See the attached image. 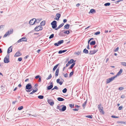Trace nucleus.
Masks as SVG:
<instances>
[{
  "label": "nucleus",
  "mask_w": 126,
  "mask_h": 126,
  "mask_svg": "<svg viewBox=\"0 0 126 126\" xmlns=\"http://www.w3.org/2000/svg\"><path fill=\"white\" fill-rule=\"evenodd\" d=\"M123 72V69H121L117 73V75L119 76Z\"/></svg>",
  "instance_id": "obj_32"
},
{
  "label": "nucleus",
  "mask_w": 126,
  "mask_h": 126,
  "mask_svg": "<svg viewBox=\"0 0 126 126\" xmlns=\"http://www.w3.org/2000/svg\"><path fill=\"white\" fill-rule=\"evenodd\" d=\"M73 110L74 111H78L79 110V109L77 108L73 109Z\"/></svg>",
  "instance_id": "obj_58"
},
{
  "label": "nucleus",
  "mask_w": 126,
  "mask_h": 126,
  "mask_svg": "<svg viewBox=\"0 0 126 126\" xmlns=\"http://www.w3.org/2000/svg\"><path fill=\"white\" fill-rule=\"evenodd\" d=\"M87 99L84 102V103L82 104V107L84 108L85 107V106L87 102Z\"/></svg>",
  "instance_id": "obj_35"
},
{
  "label": "nucleus",
  "mask_w": 126,
  "mask_h": 126,
  "mask_svg": "<svg viewBox=\"0 0 126 126\" xmlns=\"http://www.w3.org/2000/svg\"><path fill=\"white\" fill-rule=\"evenodd\" d=\"M96 43V42L95 41H92L90 43V45L91 46H93L95 45Z\"/></svg>",
  "instance_id": "obj_27"
},
{
  "label": "nucleus",
  "mask_w": 126,
  "mask_h": 126,
  "mask_svg": "<svg viewBox=\"0 0 126 126\" xmlns=\"http://www.w3.org/2000/svg\"><path fill=\"white\" fill-rule=\"evenodd\" d=\"M54 34H51L49 36V39H51L54 36Z\"/></svg>",
  "instance_id": "obj_45"
},
{
  "label": "nucleus",
  "mask_w": 126,
  "mask_h": 126,
  "mask_svg": "<svg viewBox=\"0 0 126 126\" xmlns=\"http://www.w3.org/2000/svg\"><path fill=\"white\" fill-rule=\"evenodd\" d=\"M64 41L63 40H61L59 41L58 42L55 43L54 44V45L55 46H58L60 45L63 44L64 42Z\"/></svg>",
  "instance_id": "obj_6"
},
{
  "label": "nucleus",
  "mask_w": 126,
  "mask_h": 126,
  "mask_svg": "<svg viewBox=\"0 0 126 126\" xmlns=\"http://www.w3.org/2000/svg\"><path fill=\"white\" fill-rule=\"evenodd\" d=\"M35 90L33 89L32 91L33 93L36 92L38 91V89L37 88L35 87Z\"/></svg>",
  "instance_id": "obj_39"
},
{
  "label": "nucleus",
  "mask_w": 126,
  "mask_h": 126,
  "mask_svg": "<svg viewBox=\"0 0 126 126\" xmlns=\"http://www.w3.org/2000/svg\"><path fill=\"white\" fill-rule=\"evenodd\" d=\"M51 25L52 26V28L55 29L57 26V21L55 20L53 21L51 23Z\"/></svg>",
  "instance_id": "obj_5"
},
{
  "label": "nucleus",
  "mask_w": 126,
  "mask_h": 126,
  "mask_svg": "<svg viewBox=\"0 0 126 126\" xmlns=\"http://www.w3.org/2000/svg\"><path fill=\"white\" fill-rule=\"evenodd\" d=\"M22 41H27V39H26V37H23L22 38H21L19 40H18L17 41V43H19Z\"/></svg>",
  "instance_id": "obj_12"
},
{
  "label": "nucleus",
  "mask_w": 126,
  "mask_h": 126,
  "mask_svg": "<svg viewBox=\"0 0 126 126\" xmlns=\"http://www.w3.org/2000/svg\"><path fill=\"white\" fill-rule=\"evenodd\" d=\"M23 108V107L22 106H20V107H19L18 108V110H22V109Z\"/></svg>",
  "instance_id": "obj_44"
},
{
  "label": "nucleus",
  "mask_w": 126,
  "mask_h": 126,
  "mask_svg": "<svg viewBox=\"0 0 126 126\" xmlns=\"http://www.w3.org/2000/svg\"><path fill=\"white\" fill-rule=\"evenodd\" d=\"M67 49H65V50H59L58 51V53L59 54H62L63 53L66 52L67 51Z\"/></svg>",
  "instance_id": "obj_24"
},
{
  "label": "nucleus",
  "mask_w": 126,
  "mask_h": 126,
  "mask_svg": "<svg viewBox=\"0 0 126 126\" xmlns=\"http://www.w3.org/2000/svg\"><path fill=\"white\" fill-rule=\"evenodd\" d=\"M119 49V47H117V48H115L114 50V52H116L118 51V49Z\"/></svg>",
  "instance_id": "obj_52"
},
{
  "label": "nucleus",
  "mask_w": 126,
  "mask_h": 126,
  "mask_svg": "<svg viewBox=\"0 0 126 126\" xmlns=\"http://www.w3.org/2000/svg\"><path fill=\"white\" fill-rule=\"evenodd\" d=\"M47 102L50 105L52 106L54 104L53 100L51 99H47Z\"/></svg>",
  "instance_id": "obj_8"
},
{
  "label": "nucleus",
  "mask_w": 126,
  "mask_h": 126,
  "mask_svg": "<svg viewBox=\"0 0 126 126\" xmlns=\"http://www.w3.org/2000/svg\"><path fill=\"white\" fill-rule=\"evenodd\" d=\"M64 31L65 34H70V32H72V31L70 29L69 30L67 31L64 30Z\"/></svg>",
  "instance_id": "obj_19"
},
{
  "label": "nucleus",
  "mask_w": 126,
  "mask_h": 126,
  "mask_svg": "<svg viewBox=\"0 0 126 126\" xmlns=\"http://www.w3.org/2000/svg\"><path fill=\"white\" fill-rule=\"evenodd\" d=\"M69 105L70 107L71 108H73L74 107V104H70Z\"/></svg>",
  "instance_id": "obj_46"
},
{
  "label": "nucleus",
  "mask_w": 126,
  "mask_h": 126,
  "mask_svg": "<svg viewBox=\"0 0 126 126\" xmlns=\"http://www.w3.org/2000/svg\"><path fill=\"white\" fill-rule=\"evenodd\" d=\"M14 116L16 117H17L19 116L18 115H17V113H15L14 114Z\"/></svg>",
  "instance_id": "obj_53"
},
{
  "label": "nucleus",
  "mask_w": 126,
  "mask_h": 126,
  "mask_svg": "<svg viewBox=\"0 0 126 126\" xmlns=\"http://www.w3.org/2000/svg\"><path fill=\"white\" fill-rule=\"evenodd\" d=\"M61 106H58L57 107V109H61L60 107H61Z\"/></svg>",
  "instance_id": "obj_59"
},
{
  "label": "nucleus",
  "mask_w": 126,
  "mask_h": 126,
  "mask_svg": "<svg viewBox=\"0 0 126 126\" xmlns=\"http://www.w3.org/2000/svg\"><path fill=\"white\" fill-rule=\"evenodd\" d=\"M117 75V74L116 75H114V76L112 77H113V78L114 79L116 78L117 77V76H119L118 75Z\"/></svg>",
  "instance_id": "obj_56"
},
{
  "label": "nucleus",
  "mask_w": 126,
  "mask_h": 126,
  "mask_svg": "<svg viewBox=\"0 0 126 126\" xmlns=\"http://www.w3.org/2000/svg\"><path fill=\"white\" fill-rule=\"evenodd\" d=\"M57 100L59 101H62L64 100V99L60 97H58L57 98Z\"/></svg>",
  "instance_id": "obj_29"
},
{
  "label": "nucleus",
  "mask_w": 126,
  "mask_h": 126,
  "mask_svg": "<svg viewBox=\"0 0 126 126\" xmlns=\"http://www.w3.org/2000/svg\"><path fill=\"white\" fill-rule=\"evenodd\" d=\"M96 13L95 10L94 9H91L90 11L89 12V14H93L95 13Z\"/></svg>",
  "instance_id": "obj_21"
},
{
  "label": "nucleus",
  "mask_w": 126,
  "mask_h": 126,
  "mask_svg": "<svg viewBox=\"0 0 126 126\" xmlns=\"http://www.w3.org/2000/svg\"><path fill=\"white\" fill-rule=\"evenodd\" d=\"M41 19H36L35 18V23L36 22L37 23H39L41 21Z\"/></svg>",
  "instance_id": "obj_34"
},
{
  "label": "nucleus",
  "mask_w": 126,
  "mask_h": 126,
  "mask_svg": "<svg viewBox=\"0 0 126 126\" xmlns=\"http://www.w3.org/2000/svg\"><path fill=\"white\" fill-rule=\"evenodd\" d=\"M52 76H51V74H50L48 76V77H47V78H46V79L47 80H48V79H50L51 78H52Z\"/></svg>",
  "instance_id": "obj_41"
},
{
  "label": "nucleus",
  "mask_w": 126,
  "mask_h": 126,
  "mask_svg": "<svg viewBox=\"0 0 126 126\" xmlns=\"http://www.w3.org/2000/svg\"><path fill=\"white\" fill-rule=\"evenodd\" d=\"M38 97L39 99H42L44 98V96L42 95H40L38 96Z\"/></svg>",
  "instance_id": "obj_37"
},
{
  "label": "nucleus",
  "mask_w": 126,
  "mask_h": 126,
  "mask_svg": "<svg viewBox=\"0 0 126 126\" xmlns=\"http://www.w3.org/2000/svg\"><path fill=\"white\" fill-rule=\"evenodd\" d=\"M67 91V89L66 88H65L62 90V92L63 93H66Z\"/></svg>",
  "instance_id": "obj_38"
},
{
  "label": "nucleus",
  "mask_w": 126,
  "mask_h": 126,
  "mask_svg": "<svg viewBox=\"0 0 126 126\" xmlns=\"http://www.w3.org/2000/svg\"><path fill=\"white\" fill-rule=\"evenodd\" d=\"M9 57V55L8 54H7L4 59V63H8L10 62Z\"/></svg>",
  "instance_id": "obj_4"
},
{
  "label": "nucleus",
  "mask_w": 126,
  "mask_h": 126,
  "mask_svg": "<svg viewBox=\"0 0 126 126\" xmlns=\"http://www.w3.org/2000/svg\"><path fill=\"white\" fill-rule=\"evenodd\" d=\"M114 80V79L112 77H111L107 79L106 80V84L109 83L113 81Z\"/></svg>",
  "instance_id": "obj_9"
},
{
  "label": "nucleus",
  "mask_w": 126,
  "mask_h": 126,
  "mask_svg": "<svg viewBox=\"0 0 126 126\" xmlns=\"http://www.w3.org/2000/svg\"><path fill=\"white\" fill-rule=\"evenodd\" d=\"M117 123H121V124H123V121H118L117 122Z\"/></svg>",
  "instance_id": "obj_60"
},
{
  "label": "nucleus",
  "mask_w": 126,
  "mask_h": 126,
  "mask_svg": "<svg viewBox=\"0 0 126 126\" xmlns=\"http://www.w3.org/2000/svg\"><path fill=\"white\" fill-rule=\"evenodd\" d=\"M75 64V63H72V64L70 66V67L68 68L69 69H72Z\"/></svg>",
  "instance_id": "obj_33"
},
{
  "label": "nucleus",
  "mask_w": 126,
  "mask_h": 126,
  "mask_svg": "<svg viewBox=\"0 0 126 126\" xmlns=\"http://www.w3.org/2000/svg\"><path fill=\"white\" fill-rule=\"evenodd\" d=\"M110 3L107 2V3H105L104 4V5L105 6H109V5H110Z\"/></svg>",
  "instance_id": "obj_40"
},
{
  "label": "nucleus",
  "mask_w": 126,
  "mask_h": 126,
  "mask_svg": "<svg viewBox=\"0 0 126 126\" xmlns=\"http://www.w3.org/2000/svg\"><path fill=\"white\" fill-rule=\"evenodd\" d=\"M75 54L77 55H79L81 54V51H78L77 52L75 53Z\"/></svg>",
  "instance_id": "obj_42"
},
{
  "label": "nucleus",
  "mask_w": 126,
  "mask_h": 126,
  "mask_svg": "<svg viewBox=\"0 0 126 126\" xmlns=\"http://www.w3.org/2000/svg\"><path fill=\"white\" fill-rule=\"evenodd\" d=\"M18 60L20 62L22 60V58L21 57L19 58H18Z\"/></svg>",
  "instance_id": "obj_55"
},
{
  "label": "nucleus",
  "mask_w": 126,
  "mask_h": 126,
  "mask_svg": "<svg viewBox=\"0 0 126 126\" xmlns=\"http://www.w3.org/2000/svg\"><path fill=\"white\" fill-rule=\"evenodd\" d=\"M58 89V87H57V86H54V88H52L51 90H55V89L57 90Z\"/></svg>",
  "instance_id": "obj_43"
},
{
  "label": "nucleus",
  "mask_w": 126,
  "mask_h": 126,
  "mask_svg": "<svg viewBox=\"0 0 126 126\" xmlns=\"http://www.w3.org/2000/svg\"><path fill=\"white\" fill-rule=\"evenodd\" d=\"M50 85L47 87V90H49L52 88L53 87V84L52 82L50 81L49 82Z\"/></svg>",
  "instance_id": "obj_7"
},
{
  "label": "nucleus",
  "mask_w": 126,
  "mask_h": 126,
  "mask_svg": "<svg viewBox=\"0 0 126 126\" xmlns=\"http://www.w3.org/2000/svg\"><path fill=\"white\" fill-rule=\"evenodd\" d=\"M64 77L65 78H67L68 77V74L66 73L64 75Z\"/></svg>",
  "instance_id": "obj_61"
},
{
  "label": "nucleus",
  "mask_w": 126,
  "mask_h": 126,
  "mask_svg": "<svg viewBox=\"0 0 126 126\" xmlns=\"http://www.w3.org/2000/svg\"><path fill=\"white\" fill-rule=\"evenodd\" d=\"M85 117H86L88 118H89L92 119L93 117V116L92 115H88L85 116Z\"/></svg>",
  "instance_id": "obj_36"
},
{
  "label": "nucleus",
  "mask_w": 126,
  "mask_h": 126,
  "mask_svg": "<svg viewBox=\"0 0 126 126\" xmlns=\"http://www.w3.org/2000/svg\"><path fill=\"white\" fill-rule=\"evenodd\" d=\"M29 23L30 25H34L35 23V18H32L30 20Z\"/></svg>",
  "instance_id": "obj_10"
},
{
  "label": "nucleus",
  "mask_w": 126,
  "mask_h": 126,
  "mask_svg": "<svg viewBox=\"0 0 126 126\" xmlns=\"http://www.w3.org/2000/svg\"><path fill=\"white\" fill-rule=\"evenodd\" d=\"M60 79H58L56 81L60 85H62L63 83V82L62 81H60Z\"/></svg>",
  "instance_id": "obj_22"
},
{
  "label": "nucleus",
  "mask_w": 126,
  "mask_h": 126,
  "mask_svg": "<svg viewBox=\"0 0 126 126\" xmlns=\"http://www.w3.org/2000/svg\"><path fill=\"white\" fill-rule=\"evenodd\" d=\"M13 32V29H11L10 31H8L7 32L5 33L3 36V37H6L7 35H9L10 34H12Z\"/></svg>",
  "instance_id": "obj_3"
},
{
  "label": "nucleus",
  "mask_w": 126,
  "mask_h": 126,
  "mask_svg": "<svg viewBox=\"0 0 126 126\" xmlns=\"http://www.w3.org/2000/svg\"><path fill=\"white\" fill-rule=\"evenodd\" d=\"M83 53H84L85 54H87L88 53L89 51L88 50L86 49V48H85L83 50Z\"/></svg>",
  "instance_id": "obj_31"
},
{
  "label": "nucleus",
  "mask_w": 126,
  "mask_h": 126,
  "mask_svg": "<svg viewBox=\"0 0 126 126\" xmlns=\"http://www.w3.org/2000/svg\"><path fill=\"white\" fill-rule=\"evenodd\" d=\"M111 117L112 118H119V116H116L115 115H112L111 116Z\"/></svg>",
  "instance_id": "obj_47"
},
{
  "label": "nucleus",
  "mask_w": 126,
  "mask_h": 126,
  "mask_svg": "<svg viewBox=\"0 0 126 126\" xmlns=\"http://www.w3.org/2000/svg\"><path fill=\"white\" fill-rule=\"evenodd\" d=\"M76 61V60L74 61L73 59H71L70 61H68V62L70 64H72L73 63H75Z\"/></svg>",
  "instance_id": "obj_26"
},
{
  "label": "nucleus",
  "mask_w": 126,
  "mask_h": 126,
  "mask_svg": "<svg viewBox=\"0 0 126 126\" xmlns=\"http://www.w3.org/2000/svg\"><path fill=\"white\" fill-rule=\"evenodd\" d=\"M100 32L99 31H98L94 33V34L95 35H97L100 34Z\"/></svg>",
  "instance_id": "obj_48"
},
{
  "label": "nucleus",
  "mask_w": 126,
  "mask_h": 126,
  "mask_svg": "<svg viewBox=\"0 0 126 126\" xmlns=\"http://www.w3.org/2000/svg\"><path fill=\"white\" fill-rule=\"evenodd\" d=\"M60 64V63H58L55 66H54L53 68V72H54L55 70L57 69V68L58 67Z\"/></svg>",
  "instance_id": "obj_23"
},
{
  "label": "nucleus",
  "mask_w": 126,
  "mask_h": 126,
  "mask_svg": "<svg viewBox=\"0 0 126 126\" xmlns=\"http://www.w3.org/2000/svg\"><path fill=\"white\" fill-rule=\"evenodd\" d=\"M64 25V23H62L60 25H59V26L57 28H56V29H55V30H58V29H59L60 28L62 27Z\"/></svg>",
  "instance_id": "obj_25"
},
{
  "label": "nucleus",
  "mask_w": 126,
  "mask_h": 126,
  "mask_svg": "<svg viewBox=\"0 0 126 126\" xmlns=\"http://www.w3.org/2000/svg\"><path fill=\"white\" fill-rule=\"evenodd\" d=\"M121 64L123 65L126 66V63L125 62H122L121 63Z\"/></svg>",
  "instance_id": "obj_51"
},
{
  "label": "nucleus",
  "mask_w": 126,
  "mask_h": 126,
  "mask_svg": "<svg viewBox=\"0 0 126 126\" xmlns=\"http://www.w3.org/2000/svg\"><path fill=\"white\" fill-rule=\"evenodd\" d=\"M59 35L60 36H65L66 34H65L64 30L61 31L59 34Z\"/></svg>",
  "instance_id": "obj_14"
},
{
  "label": "nucleus",
  "mask_w": 126,
  "mask_h": 126,
  "mask_svg": "<svg viewBox=\"0 0 126 126\" xmlns=\"http://www.w3.org/2000/svg\"><path fill=\"white\" fill-rule=\"evenodd\" d=\"M21 55L22 54L21 53L20 51H19L18 50L15 54L14 56L15 57H18L21 56Z\"/></svg>",
  "instance_id": "obj_17"
},
{
  "label": "nucleus",
  "mask_w": 126,
  "mask_h": 126,
  "mask_svg": "<svg viewBox=\"0 0 126 126\" xmlns=\"http://www.w3.org/2000/svg\"><path fill=\"white\" fill-rule=\"evenodd\" d=\"M46 23V21H42L40 24V25L37 26L34 29V30L36 31H41L42 30L43 28L42 26H44Z\"/></svg>",
  "instance_id": "obj_1"
},
{
  "label": "nucleus",
  "mask_w": 126,
  "mask_h": 126,
  "mask_svg": "<svg viewBox=\"0 0 126 126\" xmlns=\"http://www.w3.org/2000/svg\"><path fill=\"white\" fill-rule=\"evenodd\" d=\"M61 107H62V108L61 109H60V110L62 111H65L66 109V107L64 105H62L61 106Z\"/></svg>",
  "instance_id": "obj_13"
},
{
  "label": "nucleus",
  "mask_w": 126,
  "mask_h": 126,
  "mask_svg": "<svg viewBox=\"0 0 126 126\" xmlns=\"http://www.w3.org/2000/svg\"><path fill=\"white\" fill-rule=\"evenodd\" d=\"M12 46H10L8 48L7 51V53L8 54H9L10 52H12Z\"/></svg>",
  "instance_id": "obj_15"
},
{
  "label": "nucleus",
  "mask_w": 126,
  "mask_h": 126,
  "mask_svg": "<svg viewBox=\"0 0 126 126\" xmlns=\"http://www.w3.org/2000/svg\"><path fill=\"white\" fill-rule=\"evenodd\" d=\"M59 67L57 69L55 74V76L56 77L58 75L59 73Z\"/></svg>",
  "instance_id": "obj_20"
},
{
  "label": "nucleus",
  "mask_w": 126,
  "mask_h": 126,
  "mask_svg": "<svg viewBox=\"0 0 126 126\" xmlns=\"http://www.w3.org/2000/svg\"><path fill=\"white\" fill-rule=\"evenodd\" d=\"M70 63H68H68L66 64V67H67L69 65Z\"/></svg>",
  "instance_id": "obj_64"
},
{
  "label": "nucleus",
  "mask_w": 126,
  "mask_h": 126,
  "mask_svg": "<svg viewBox=\"0 0 126 126\" xmlns=\"http://www.w3.org/2000/svg\"><path fill=\"white\" fill-rule=\"evenodd\" d=\"M26 91L28 92L31 91L32 90V85L31 83H28L26 85L25 87Z\"/></svg>",
  "instance_id": "obj_2"
},
{
  "label": "nucleus",
  "mask_w": 126,
  "mask_h": 126,
  "mask_svg": "<svg viewBox=\"0 0 126 126\" xmlns=\"http://www.w3.org/2000/svg\"><path fill=\"white\" fill-rule=\"evenodd\" d=\"M125 96L124 94H123V95H122L121 96V98H122L123 99L124 98H125Z\"/></svg>",
  "instance_id": "obj_57"
},
{
  "label": "nucleus",
  "mask_w": 126,
  "mask_h": 126,
  "mask_svg": "<svg viewBox=\"0 0 126 126\" xmlns=\"http://www.w3.org/2000/svg\"><path fill=\"white\" fill-rule=\"evenodd\" d=\"M70 25L69 24H66L64 26V29H68L69 28Z\"/></svg>",
  "instance_id": "obj_28"
},
{
  "label": "nucleus",
  "mask_w": 126,
  "mask_h": 126,
  "mask_svg": "<svg viewBox=\"0 0 126 126\" xmlns=\"http://www.w3.org/2000/svg\"><path fill=\"white\" fill-rule=\"evenodd\" d=\"M40 77H40V76L39 75H37L35 77V79H37L38 78L39 79Z\"/></svg>",
  "instance_id": "obj_50"
},
{
  "label": "nucleus",
  "mask_w": 126,
  "mask_h": 126,
  "mask_svg": "<svg viewBox=\"0 0 126 126\" xmlns=\"http://www.w3.org/2000/svg\"><path fill=\"white\" fill-rule=\"evenodd\" d=\"M123 108L122 106H121L119 107L118 108V110H120L122 109V108Z\"/></svg>",
  "instance_id": "obj_54"
},
{
  "label": "nucleus",
  "mask_w": 126,
  "mask_h": 126,
  "mask_svg": "<svg viewBox=\"0 0 126 126\" xmlns=\"http://www.w3.org/2000/svg\"><path fill=\"white\" fill-rule=\"evenodd\" d=\"M74 72V69H73L72 71L69 74V78L71 77L73 75Z\"/></svg>",
  "instance_id": "obj_30"
},
{
  "label": "nucleus",
  "mask_w": 126,
  "mask_h": 126,
  "mask_svg": "<svg viewBox=\"0 0 126 126\" xmlns=\"http://www.w3.org/2000/svg\"><path fill=\"white\" fill-rule=\"evenodd\" d=\"M63 23H66L67 21V20L66 19H64L63 20Z\"/></svg>",
  "instance_id": "obj_62"
},
{
  "label": "nucleus",
  "mask_w": 126,
  "mask_h": 126,
  "mask_svg": "<svg viewBox=\"0 0 126 126\" xmlns=\"http://www.w3.org/2000/svg\"><path fill=\"white\" fill-rule=\"evenodd\" d=\"M1 88L3 91H5L7 90L6 87L5 85H2L1 86Z\"/></svg>",
  "instance_id": "obj_18"
},
{
  "label": "nucleus",
  "mask_w": 126,
  "mask_h": 126,
  "mask_svg": "<svg viewBox=\"0 0 126 126\" xmlns=\"http://www.w3.org/2000/svg\"><path fill=\"white\" fill-rule=\"evenodd\" d=\"M98 51V50H90V51L89 54V55L94 54L96 52Z\"/></svg>",
  "instance_id": "obj_11"
},
{
  "label": "nucleus",
  "mask_w": 126,
  "mask_h": 126,
  "mask_svg": "<svg viewBox=\"0 0 126 126\" xmlns=\"http://www.w3.org/2000/svg\"><path fill=\"white\" fill-rule=\"evenodd\" d=\"M80 107V106H78L77 105H75V108H79Z\"/></svg>",
  "instance_id": "obj_63"
},
{
  "label": "nucleus",
  "mask_w": 126,
  "mask_h": 126,
  "mask_svg": "<svg viewBox=\"0 0 126 126\" xmlns=\"http://www.w3.org/2000/svg\"><path fill=\"white\" fill-rule=\"evenodd\" d=\"M124 89V88L123 87H119L118 88V90L119 91H121L123 90Z\"/></svg>",
  "instance_id": "obj_49"
},
{
  "label": "nucleus",
  "mask_w": 126,
  "mask_h": 126,
  "mask_svg": "<svg viewBox=\"0 0 126 126\" xmlns=\"http://www.w3.org/2000/svg\"><path fill=\"white\" fill-rule=\"evenodd\" d=\"M56 16L57 17L54 18V19L58 20H59V18L61 17V14L60 13H57L56 14Z\"/></svg>",
  "instance_id": "obj_16"
}]
</instances>
